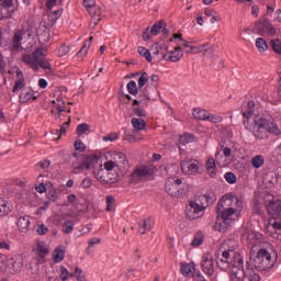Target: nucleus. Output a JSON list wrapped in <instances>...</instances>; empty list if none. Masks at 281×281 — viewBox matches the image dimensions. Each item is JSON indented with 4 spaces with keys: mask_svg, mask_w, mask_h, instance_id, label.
Segmentation results:
<instances>
[{
    "mask_svg": "<svg viewBox=\"0 0 281 281\" xmlns=\"http://www.w3.org/2000/svg\"><path fill=\"white\" fill-rule=\"evenodd\" d=\"M25 34H27V32H25V30L23 29L14 31L11 45H10V49L12 54H18L20 49H23L22 43H23V38H25Z\"/></svg>",
    "mask_w": 281,
    "mask_h": 281,
    "instance_id": "nucleus-11",
    "label": "nucleus"
},
{
    "mask_svg": "<svg viewBox=\"0 0 281 281\" xmlns=\"http://www.w3.org/2000/svg\"><path fill=\"white\" fill-rule=\"evenodd\" d=\"M254 113H256V102L249 101L246 111L243 112L244 126L256 139H267L269 135L280 137L281 130L276 122L271 121L269 114L258 113L254 116Z\"/></svg>",
    "mask_w": 281,
    "mask_h": 281,
    "instance_id": "nucleus-1",
    "label": "nucleus"
},
{
    "mask_svg": "<svg viewBox=\"0 0 281 281\" xmlns=\"http://www.w3.org/2000/svg\"><path fill=\"white\" fill-rule=\"evenodd\" d=\"M75 150H79V153H85V150H87V146H85V143H82L80 139H77L75 142Z\"/></svg>",
    "mask_w": 281,
    "mask_h": 281,
    "instance_id": "nucleus-57",
    "label": "nucleus"
},
{
    "mask_svg": "<svg viewBox=\"0 0 281 281\" xmlns=\"http://www.w3.org/2000/svg\"><path fill=\"white\" fill-rule=\"evenodd\" d=\"M30 216L23 215L18 218V227L22 234H27L30 232Z\"/></svg>",
    "mask_w": 281,
    "mask_h": 281,
    "instance_id": "nucleus-23",
    "label": "nucleus"
},
{
    "mask_svg": "<svg viewBox=\"0 0 281 281\" xmlns=\"http://www.w3.org/2000/svg\"><path fill=\"white\" fill-rule=\"evenodd\" d=\"M61 232H64V234H71L74 232V222L72 221H66L61 225Z\"/></svg>",
    "mask_w": 281,
    "mask_h": 281,
    "instance_id": "nucleus-43",
    "label": "nucleus"
},
{
    "mask_svg": "<svg viewBox=\"0 0 281 281\" xmlns=\"http://www.w3.org/2000/svg\"><path fill=\"white\" fill-rule=\"evenodd\" d=\"M22 268H23V262L21 260L12 262L13 271H21Z\"/></svg>",
    "mask_w": 281,
    "mask_h": 281,
    "instance_id": "nucleus-58",
    "label": "nucleus"
},
{
    "mask_svg": "<svg viewBox=\"0 0 281 281\" xmlns=\"http://www.w3.org/2000/svg\"><path fill=\"white\" fill-rule=\"evenodd\" d=\"M89 131H90V126H89V124H87V123H81V124H79L78 126H77V128H76V133H77V135H85V133H89Z\"/></svg>",
    "mask_w": 281,
    "mask_h": 281,
    "instance_id": "nucleus-45",
    "label": "nucleus"
},
{
    "mask_svg": "<svg viewBox=\"0 0 281 281\" xmlns=\"http://www.w3.org/2000/svg\"><path fill=\"white\" fill-rule=\"evenodd\" d=\"M91 41H93V37H90L89 41L85 42L81 49L77 53V56L79 58H82V57L87 56V52H89V47H91Z\"/></svg>",
    "mask_w": 281,
    "mask_h": 281,
    "instance_id": "nucleus-38",
    "label": "nucleus"
},
{
    "mask_svg": "<svg viewBox=\"0 0 281 281\" xmlns=\"http://www.w3.org/2000/svg\"><path fill=\"white\" fill-rule=\"evenodd\" d=\"M271 47L277 54H281V42L280 40H271Z\"/></svg>",
    "mask_w": 281,
    "mask_h": 281,
    "instance_id": "nucleus-56",
    "label": "nucleus"
},
{
    "mask_svg": "<svg viewBox=\"0 0 281 281\" xmlns=\"http://www.w3.org/2000/svg\"><path fill=\"white\" fill-rule=\"evenodd\" d=\"M16 74V80L13 86V93H16V91H21V89H25V78L23 77V71L21 69L15 70Z\"/></svg>",
    "mask_w": 281,
    "mask_h": 281,
    "instance_id": "nucleus-22",
    "label": "nucleus"
},
{
    "mask_svg": "<svg viewBox=\"0 0 281 281\" xmlns=\"http://www.w3.org/2000/svg\"><path fill=\"white\" fill-rule=\"evenodd\" d=\"M9 212H11L10 203L0 198V216H8Z\"/></svg>",
    "mask_w": 281,
    "mask_h": 281,
    "instance_id": "nucleus-37",
    "label": "nucleus"
},
{
    "mask_svg": "<svg viewBox=\"0 0 281 281\" xmlns=\"http://www.w3.org/2000/svg\"><path fill=\"white\" fill-rule=\"evenodd\" d=\"M205 166L207 175L212 178L216 177V160H214V158H209Z\"/></svg>",
    "mask_w": 281,
    "mask_h": 281,
    "instance_id": "nucleus-28",
    "label": "nucleus"
},
{
    "mask_svg": "<svg viewBox=\"0 0 281 281\" xmlns=\"http://www.w3.org/2000/svg\"><path fill=\"white\" fill-rule=\"evenodd\" d=\"M59 278L61 281H67L69 280V278H74L72 273H69V271L67 270V268L65 267H60V274Z\"/></svg>",
    "mask_w": 281,
    "mask_h": 281,
    "instance_id": "nucleus-49",
    "label": "nucleus"
},
{
    "mask_svg": "<svg viewBox=\"0 0 281 281\" xmlns=\"http://www.w3.org/2000/svg\"><path fill=\"white\" fill-rule=\"evenodd\" d=\"M165 190L170 196L181 199V196H186L190 192V186L183 183V180L178 177H171L167 179Z\"/></svg>",
    "mask_w": 281,
    "mask_h": 281,
    "instance_id": "nucleus-6",
    "label": "nucleus"
},
{
    "mask_svg": "<svg viewBox=\"0 0 281 281\" xmlns=\"http://www.w3.org/2000/svg\"><path fill=\"white\" fill-rule=\"evenodd\" d=\"M35 231H36V234H38V236H45V234L49 232V228H47L45 224H37L35 226Z\"/></svg>",
    "mask_w": 281,
    "mask_h": 281,
    "instance_id": "nucleus-50",
    "label": "nucleus"
},
{
    "mask_svg": "<svg viewBox=\"0 0 281 281\" xmlns=\"http://www.w3.org/2000/svg\"><path fill=\"white\" fill-rule=\"evenodd\" d=\"M53 260L54 262L57 263L63 262V260H65V248H63V246L55 248L53 252Z\"/></svg>",
    "mask_w": 281,
    "mask_h": 281,
    "instance_id": "nucleus-29",
    "label": "nucleus"
},
{
    "mask_svg": "<svg viewBox=\"0 0 281 281\" xmlns=\"http://www.w3.org/2000/svg\"><path fill=\"white\" fill-rule=\"evenodd\" d=\"M48 11V21L50 23H56V21H58V19H60V16H63V8H59V9H55V10H52V8H47Z\"/></svg>",
    "mask_w": 281,
    "mask_h": 281,
    "instance_id": "nucleus-27",
    "label": "nucleus"
},
{
    "mask_svg": "<svg viewBox=\"0 0 281 281\" xmlns=\"http://www.w3.org/2000/svg\"><path fill=\"white\" fill-rule=\"evenodd\" d=\"M201 269L205 276H214V257L210 252H205L202 256Z\"/></svg>",
    "mask_w": 281,
    "mask_h": 281,
    "instance_id": "nucleus-14",
    "label": "nucleus"
},
{
    "mask_svg": "<svg viewBox=\"0 0 281 281\" xmlns=\"http://www.w3.org/2000/svg\"><path fill=\"white\" fill-rule=\"evenodd\" d=\"M191 245L192 247H201L203 245V233H196Z\"/></svg>",
    "mask_w": 281,
    "mask_h": 281,
    "instance_id": "nucleus-47",
    "label": "nucleus"
},
{
    "mask_svg": "<svg viewBox=\"0 0 281 281\" xmlns=\"http://www.w3.org/2000/svg\"><path fill=\"white\" fill-rule=\"evenodd\" d=\"M38 56H43V48H36L32 54L22 55V63L33 71H38Z\"/></svg>",
    "mask_w": 281,
    "mask_h": 281,
    "instance_id": "nucleus-10",
    "label": "nucleus"
},
{
    "mask_svg": "<svg viewBox=\"0 0 281 281\" xmlns=\"http://www.w3.org/2000/svg\"><path fill=\"white\" fill-rule=\"evenodd\" d=\"M103 168L106 170V172H111V170L117 168V165L114 160H109L103 164Z\"/></svg>",
    "mask_w": 281,
    "mask_h": 281,
    "instance_id": "nucleus-55",
    "label": "nucleus"
},
{
    "mask_svg": "<svg viewBox=\"0 0 281 281\" xmlns=\"http://www.w3.org/2000/svg\"><path fill=\"white\" fill-rule=\"evenodd\" d=\"M89 168H91V165H89V162L82 161L79 165L74 164L75 175H78V173L82 172V170H89Z\"/></svg>",
    "mask_w": 281,
    "mask_h": 281,
    "instance_id": "nucleus-40",
    "label": "nucleus"
},
{
    "mask_svg": "<svg viewBox=\"0 0 281 281\" xmlns=\"http://www.w3.org/2000/svg\"><path fill=\"white\" fill-rule=\"evenodd\" d=\"M83 5L87 10H91V8H95V0H83Z\"/></svg>",
    "mask_w": 281,
    "mask_h": 281,
    "instance_id": "nucleus-60",
    "label": "nucleus"
},
{
    "mask_svg": "<svg viewBox=\"0 0 281 281\" xmlns=\"http://www.w3.org/2000/svg\"><path fill=\"white\" fill-rule=\"evenodd\" d=\"M206 121L212 122V124H220V122H223V116L209 112V114L206 115Z\"/></svg>",
    "mask_w": 281,
    "mask_h": 281,
    "instance_id": "nucleus-46",
    "label": "nucleus"
},
{
    "mask_svg": "<svg viewBox=\"0 0 281 281\" xmlns=\"http://www.w3.org/2000/svg\"><path fill=\"white\" fill-rule=\"evenodd\" d=\"M36 251L40 258H45L49 254V249L47 248V244L45 241H38L36 244Z\"/></svg>",
    "mask_w": 281,
    "mask_h": 281,
    "instance_id": "nucleus-32",
    "label": "nucleus"
},
{
    "mask_svg": "<svg viewBox=\"0 0 281 281\" xmlns=\"http://www.w3.org/2000/svg\"><path fill=\"white\" fill-rule=\"evenodd\" d=\"M238 244L234 241V245L228 250L222 252V258L217 262L218 269L227 271L229 269L231 281H260V274L256 273L254 268H243V256L235 251Z\"/></svg>",
    "mask_w": 281,
    "mask_h": 281,
    "instance_id": "nucleus-2",
    "label": "nucleus"
},
{
    "mask_svg": "<svg viewBox=\"0 0 281 281\" xmlns=\"http://www.w3.org/2000/svg\"><path fill=\"white\" fill-rule=\"evenodd\" d=\"M256 47L259 52H267L269 49V45H267V41L262 37H258L256 40Z\"/></svg>",
    "mask_w": 281,
    "mask_h": 281,
    "instance_id": "nucleus-39",
    "label": "nucleus"
},
{
    "mask_svg": "<svg viewBox=\"0 0 281 281\" xmlns=\"http://www.w3.org/2000/svg\"><path fill=\"white\" fill-rule=\"evenodd\" d=\"M106 212H113L115 210V198L113 195H108L105 199Z\"/></svg>",
    "mask_w": 281,
    "mask_h": 281,
    "instance_id": "nucleus-42",
    "label": "nucleus"
},
{
    "mask_svg": "<svg viewBox=\"0 0 281 281\" xmlns=\"http://www.w3.org/2000/svg\"><path fill=\"white\" fill-rule=\"evenodd\" d=\"M88 12L92 19V23L94 25H98V23H100L101 19H102V9L98 5L92 7L91 9H88Z\"/></svg>",
    "mask_w": 281,
    "mask_h": 281,
    "instance_id": "nucleus-25",
    "label": "nucleus"
},
{
    "mask_svg": "<svg viewBox=\"0 0 281 281\" xmlns=\"http://www.w3.org/2000/svg\"><path fill=\"white\" fill-rule=\"evenodd\" d=\"M201 201L207 202V196L201 195L200 199H195L189 202L186 210L188 218L196 220L201 218V216L205 214V203Z\"/></svg>",
    "mask_w": 281,
    "mask_h": 281,
    "instance_id": "nucleus-7",
    "label": "nucleus"
},
{
    "mask_svg": "<svg viewBox=\"0 0 281 281\" xmlns=\"http://www.w3.org/2000/svg\"><path fill=\"white\" fill-rule=\"evenodd\" d=\"M103 142H117L120 139V134L117 133H110L106 136L102 137Z\"/></svg>",
    "mask_w": 281,
    "mask_h": 281,
    "instance_id": "nucleus-54",
    "label": "nucleus"
},
{
    "mask_svg": "<svg viewBox=\"0 0 281 281\" xmlns=\"http://www.w3.org/2000/svg\"><path fill=\"white\" fill-rule=\"evenodd\" d=\"M53 104H55V109L57 110L58 115L65 111V101L57 99V102L53 101Z\"/></svg>",
    "mask_w": 281,
    "mask_h": 281,
    "instance_id": "nucleus-51",
    "label": "nucleus"
},
{
    "mask_svg": "<svg viewBox=\"0 0 281 281\" xmlns=\"http://www.w3.org/2000/svg\"><path fill=\"white\" fill-rule=\"evenodd\" d=\"M181 273L186 278H193L196 276V268L194 267V263H183L181 265Z\"/></svg>",
    "mask_w": 281,
    "mask_h": 281,
    "instance_id": "nucleus-24",
    "label": "nucleus"
},
{
    "mask_svg": "<svg viewBox=\"0 0 281 281\" xmlns=\"http://www.w3.org/2000/svg\"><path fill=\"white\" fill-rule=\"evenodd\" d=\"M19 98L22 104L30 102V100H36V97H34V91H32L30 88H23Z\"/></svg>",
    "mask_w": 281,
    "mask_h": 281,
    "instance_id": "nucleus-26",
    "label": "nucleus"
},
{
    "mask_svg": "<svg viewBox=\"0 0 281 281\" xmlns=\"http://www.w3.org/2000/svg\"><path fill=\"white\" fill-rule=\"evenodd\" d=\"M137 52L139 56H143V58L147 60V63H153V55L150 54V50H148L146 47L138 46Z\"/></svg>",
    "mask_w": 281,
    "mask_h": 281,
    "instance_id": "nucleus-35",
    "label": "nucleus"
},
{
    "mask_svg": "<svg viewBox=\"0 0 281 281\" xmlns=\"http://www.w3.org/2000/svg\"><path fill=\"white\" fill-rule=\"evenodd\" d=\"M234 221H236L234 217H231L227 215L224 216L221 211H217V220L215 223V229L217 232L225 233V232H227V229H229V227H232V223H234Z\"/></svg>",
    "mask_w": 281,
    "mask_h": 281,
    "instance_id": "nucleus-12",
    "label": "nucleus"
},
{
    "mask_svg": "<svg viewBox=\"0 0 281 281\" xmlns=\"http://www.w3.org/2000/svg\"><path fill=\"white\" fill-rule=\"evenodd\" d=\"M180 144H182V146H186V144H190L192 142H194V136L192 134H183L180 136L179 138Z\"/></svg>",
    "mask_w": 281,
    "mask_h": 281,
    "instance_id": "nucleus-44",
    "label": "nucleus"
},
{
    "mask_svg": "<svg viewBox=\"0 0 281 281\" xmlns=\"http://www.w3.org/2000/svg\"><path fill=\"white\" fill-rule=\"evenodd\" d=\"M261 196L266 203L267 213L273 217L268 226L270 236L281 241V201L274 199L271 193H262Z\"/></svg>",
    "mask_w": 281,
    "mask_h": 281,
    "instance_id": "nucleus-4",
    "label": "nucleus"
},
{
    "mask_svg": "<svg viewBox=\"0 0 281 281\" xmlns=\"http://www.w3.org/2000/svg\"><path fill=\"white\" fill-rule=\"evenodd\" d=\"M148 102H150V97L146 92H143V97L142 94H139L138 99H135L133 101V114L136 115V117H146L148 115V112L139 106V104L148 106Z\"/></svg>",
    "mask_w": 281,
    "mask_h": 281,
    "instance_id": "nucleus-9",
    "label": "nucleus"
},
{
    "mask_svg": "<svg viewBox=\"0 0 281 281\" xmlns=\"http://www.w3.org/2000/svg\"><path fill=\"white\" fill-rule=\"evenodd\" d=\"M193 281H207L201 271H196Z\"/></svg>",
    "mask_w": 281,
    "mask_h": 281,
    "instance_id": "nucleus-62",
    "label": "nucleus"
},
{
    "mask_svg": "<svg viewBox=\"0 0 281 281\" xmlns=\"http://www.w3.org/2000/svg\"><path fill=\"white\" fill-rule=\"evenodd\" d=\"M131 124L134 131H144L146 128V121L144 119L133 117Z\"/></svg>",
    "mask_w": 281,
    "mask_h": 281,
    "instance_id": "nucleus-30",
    "label": "nucleus"
},
{
    "mask_svg": "<svg viewBox=\"0 0 281 281\" xmlns=\"http://www.w3.org/2000/svg\"><path fill=\"white\" fill-rule=\"evenodd\" d=\"M180 168L183 175H199L201 170V164L196 160H181Z\"/></svg>",
    "mask_w": 281,
    "mask_h": 281,
    "instance_id": "nucleus-13",
    "label": "nucleus"
},
{
    "mask_svg": "<svg viewBox=\"0 0 281 281\" xmlns=\"http://www.w3.org/2000/svg\"><path fill=\"white\" fill-rule=\"evenodd\" d=\"M224 179L231 186H234V183H236V175H234V172H226L224 175Z\"/></svg>",
    "mask_w": 281,
    "mask_h": 281,
    "instance_id": "nucleus-53",
    "label": "nucleus"
},
{
    "mask_svg": "<svg viewBox=\"0 0 281 281\" xmlns=\"http://www.w3.org/2000/svg\"><path fill=\"white\" fill-rule=\"evenodd\" d=\"M59 54L60 56H67V54H69V47L67 45L60 46Z\"/></svg>",
    "mask_w": 281,
    "mask_h": 281,
    "instance_id": "nucleus-61",
    "label": "nucleus"
},
{
    "mask_svg": "<svg viewBox=\"0 0 281 281\" xmlns=\"http://www.w3.org/2000/svg\"><path fill=\"white\" fill-rule=\"evenodd\" d=\"M243 199L234 193H226L217 203V212H222V215L238 221L240 218V212H243Z\"/></svg>",
    "mask_w": 281,
    "mask_h": 281,
    "instance_id": "nucleus-5",
    "label": "nucleus"
},
{
    "mask_svg": "<svg viewBox=\"0 0 281 281\" xmlns=\"http://www.w3.org/2000/svg\"><path fill=\"white\" fill-rule=\"evenodd\" d=\"M255 31L259 36H277L278 29L273 26V23L269 21L267 18L259 20L255 24Z\"/></svg>",
    "mask_w": 281,
    "mask_h": 281,
    "instance_id": "nucleus-8",
    "label": "nucleus"
},
{
    "mask_svg": "<svg viewBox=\"0 0 281 281\" xmlns=\"http://www.w3.org/2000/svg\"><path fill=\"white\" fill-rule=\"evenodd\" d=\"M12 1L13 0H0V21L12 16V12H14V9H12Z\"/></svg>",
    "mask_w": 281,
    "mask_h": 281,
    "instance_id": "nucleus-15",
    "label": "nucleus"
},
{
    "mask_svg": "<svg viewBox=\"0 0 281 281\" xmlns=\"http://www.w3.org/2000/svg\"><path fill=\"white\" fill-rule=\"evenodd\" d=\"M251 166L252 168H262L265 166V156L262 155H256L251 158Z\"/></svg>",
    "mask_w": 281,
    "mask_h": 281,
    "instance_id": "nucleus-34",
    "label": "nucleus"
},
{
    "mask_svg": "<svg viewBox=\"0 0 281 281\" xmlns=\"http://www.w3.org/2000/svg\"><path fill=\"white\" fill-rule=\"evenodd\" d=\"M164 25H165L164 21L156 22L150 29L151 36H157V34H159V32L164 30Z\"/></svg>",
    "mask_w": 281,
    "mask_h": 281,
    "instance_id": "nucleus-41",
    "label": "nucleus"
},
{
    "mask_svg": "<svg viewBox=\"0 0 281 281\" xmlns=\"http://www.w3.org/2000/svg\"><path fill=\"white\" fill-rule=\"evenodd\" d=\"M181 45L184 47L186 54H196L198 52H207V49H210V44L192 46L190 43L183 42Z\"/></svg>",
    "mask_w": 281,
    "mask_h": 281,
    "instance_id": "nucleus-19",
    "label": "nucleus"
},
{
    "mask_svg": "<svg viewBox=\"0 0 281 281\" xmlns=\"http://www.w3.org/2000/svg\"><path fill=\"white\" fill-rule=\"evenodd\" d=\"M243 239L248 240V245L252 248L259 247L257 254L251 256L254 267L257 271H269L276 265L273 256V246L265 240L262 234L254 231H248L243 234Z\"/></svg>",
    "mask_w": 281,
    "mask_h": 281,
    "instance_id": "nucleus-3",
    "label": "nucleus"
},
{
    "mask_svg": "<svg viewBox=\"0 0 281 281\" xmlns=\"http://www.w3.org/2000/svg\"><path fill=\"white\" fill-rule=\"evenodd\" d=\"M155 227V221L150 217L140 220L138 222V232L139 234L144 235L146 232H150Z\"/></svg>",
    "mask_w": 281,
    "mask_h": 281,
    "instance_id": "nucleus-20",
    "label": "nucleus"
},
{
    "mask_svg": "<svg viewBox=\"0 0 281 281\" xmlns=\"http://www.w3.org/2000/svg\"><path fill=\"white\" fill-rule=\"evenodd\" d=\"M105 171L102 167H99L94 170L93 176L97 181H100V183H109V179H106Z\"/></svg>",
    "mask_w": 281,
    "mask_h": 281,
    "instance_id": "nucleus-31",
    "label": "nucleus"
},
{
    "mask_svg": "<svg viewBox=\"0 0 281 281\" xmlns=\"http://www.w3.org/2000/svg\"><path fill=\"white\" fill-rule=\"evenodd\" d=\"M75 276L78 281H87V280H85V277L82 276V270L79 268H75Z\"/></svg>",
    "mask_w": 281,
    "mask_h": 281,
    "instance_id": "nucleus-59",
    "label": "nucleus"
},
{
    "mask_svg": "<svg viewBox=\"0 0 281 281\" xmlns=\"http://www.w3.org/2000/svg\"><path fill=\"white\" fill-rule=\"evenodd\" d=\"M47 54L45 53V49H43V55H40L37 57V67L38 69L46 70V74H52V64H49V59L45 58Z\"/></svg>",
    "mask_w": 281,
    "mask_h": 281,
    "instance_id": "nucleus-21",
    "label": "nucleus"
},
{
    "mask_svg": "<svg viewBox=\"0 0 281 281\" xmlns=\"http://www.w3.org/2000/svg\"><path fill=\"white\" fill-rule=\"evenodd\" d=\"M90 186H92V181H91V179L90 178H86V179H83L82 180V182H81V188H89Z\"/></svg>",
    "mask_w": 281,
    "mask_h": 281,
    "instance_id": "nucleus-63",
    "label": "nucleus"
},
{
    "mask_svg": "<svg viewBox=\"0 0 281 281\" xmlns=\"http://www.w3.org/2000/svg\"><path fill=\"white\" fill-rule=\"evenodd\" d=\"M274 21H277V23H281V9H278L274 13Z\"/></svg>",
    "mask_w": 281,
    "mask_h": 281,
    "instance_id": "nucleus-64",
    "label": "nucleus"
},
{
    "mask_svg": "<svg viewBox=\"0 0 281 281\" xmlns=\"http://www.w3.org/2000/svg\"><path fill=\"white\" fill-rule=\"evenodd\" d=\"M162 58L170 60V63H179L183 58V47L177 46L173 50L166 53Z\"/></svg>",
    "mask_w": 281,
    "mask_h": 281,
    "instance_id": "nucleus-16",
    "label": "nucleus"
},
{
    "mask_svg": "<svg viewBox=\"0 0 281 281\" xmlns=\"http://www.w3.org/2000/svg\"><path fill=\"white\" fill-rule=\"evenodd\" d=\"M221 150L224 155V157H232V148L229 147H221V149H218L216 153H215V161H221Z\"/></svg>",
    "mask_w": 281,
    "mask_h": 281,
    "instance_id": "nucleus-36",
    "label": "nucleus"
},
{
    "mask_svg": "<svg viewBox=\"0 0 281 281\" xmlns=\"http://www.w3.org/2000/svg\"><path fill=\"white\" fill-rule=\"evenodd\" d=\"M153 175V171L148 167H139L132 173V181H142L148 179Z\"/></svg>",
    "mask_w": 281,
    "mask_h": 281,
    "instance_id": "nucleus-17",
    "label": "nucleus"
},
{
    "mask_svg": "<svg viewBox=\"0 0 281 281\" xmlns=\"http://www.w3.org/2000/svg\"><path fill=\"white\" fill-rule=\"evenodd\" d=\"M207 114L209 112L206 110H202L200 108L193 109V112H192V115L195 120H202V121L207 120Z\"/></svg>",
    "mask_w": 281,
    "mask_h": 281,
    "instance_id": "nucleus-33",
    "label": "nucleus"
},
{
    "mask_svg": "<svg viewBox=\"0 0 281 281\" xmlns=\"http://www.w3.org/2000/svg\"><path fill=\"white\" fill-rule=\"evenodd\" d=\"M112 159L116 165V168L120 170H124L128 166V159H126V155L124 153L115 151L112 154Z\"/></svg>",
    "mask_w": 281,
    "mask_h": 281,
    "instance_id": "nucleus-18",
    "label": "nucleus"
},
{
    "mask_svg": "<svg viewBox=\"0 0 281 281\" xmlns=\"http://www.w3.org/2000/svg\"><path fill=\"white\" fill-rule=\"evenodd\" d=\"M148 82V74L143 72L138 78V89H144V86Z\"/></svg>",
    "mask_w": 281,
    "mask_h": 281,
    "instance_id": "nucleus-52",
    "label": "nucleus"
},
{
    "mask_svg": "<svg viewBox=\"0 0 281 281\" xmlns=\"http://www.w3.org/2000/svg\"><path fill=\"white\" fill-rule=\"evenodd\" d=\"M127 91L128 93H131V95H137V93L139 92L138 88H137V83L133 80H131L127 83Z\"/></svg>",
    "mask_w": 281,
    "mask_h": 281,
    "instance_id": "nucleus-48",
    "label": "nucleus"
}]
</instances>
